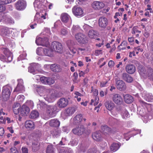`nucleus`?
Listing matches in <instances>:
<instances>
[{
	"label": "nucleus",
	"instance_id": "45",
	"mask_svg": "<svg viewBox=\"0 0 153 153\" xmlns=\"http://www.w3.org/2000/svg\"><path fill=\"white\" fill-rule=\"evenodd\" d=\"M68 31L66 27H63L61 29L59 33L62 36H65L67 34Z\"/></svg>",
	"mask_w": 153,
	"mask_h": 153
},
{
	"label": "nucleus",
	"instance_id": "37",
	"mask_svg": "<svg viewBox=\"0 0 153 153\" xmlns=\"http://www.w3.org/2000/svg\"><path fill=\"white\" fill-rule=\"evenodd\" d=\"M40 148V144L39 143L35 141L32 143V150L33 151L36 152Z\"/></svg>",
	"mask_w": 153,
	"mask_h": 153
},
{
	"label": "nucleus",
	"instance_id": "46",
	"mask_svg": "<svg viewBox=\"0 0 153 153\" xmlns=\"http://www.w3.org/2000/svg\"><path fill=\"white\" fill-rule=\"evenodd\" d=\"M43 49L41 47L38 48L36 51L37 54L39 55L43 56Z\"/></svg>",
	"mask_w": 153,
	"mask_h": 153
},
{
	"label": "nucleus",
	"instance_id": "7",
	"mask_svg": "<svg viewBox=\"0 0 153 153\" xmlns=\"http://www.w3.org/2000/svg\"><path fill=\"white\" fill-rule=\"evenodd\" d=\"M110 97L116 104L120 105L123 102V99L121 96L119 94L114 93L111 94Z\"/></svg>",
	"mask_w": 153,
	"mask_h": 153
},
{
	"label": "nucleus",
	"instance_id": "3",
	"mask_svg": "<svg viewBox=\"0 0 153 153\" xmlns=\"http://www.w3.org/2000/svg\"><path fill=\"white\" fill-rule=\"evenodd\" d=\"M73 133L75 135H81L82 134L88 135L91 132V130L88 128H85L83 125H80V126L76 127L72 130Z\"/></svg>",
	"mask_w": 153,
	"mask_h": 153
},
{
	"label": "nucleus",
	"instance_id": "62",
	"mask_svg": "<svg viewBox=\"0 0 153 153\" xmlns=\"http://www.w3.org/2000/svg\"><path fill=\"white\" fill-rule=\"evenodd\" d=\"M45 89L43 86H40L37 90L38 93H41L44 91Z\"/></svg>",
	"mask_w": 153,
	"mask_h": 153
},
{
	"label": "nucleus",
	"instance_id": "50",
	"mask_svg": "<svg viewBox=\"0 0 153 153\" xmlns=\"http://www.w3.org/2000/svg\"><path fill=\"white\" fill-rule=\"evenodd\" d=\"M126 42L123 41L122 42L120 45L118 47V48L119 50H123L126 49Z\"/></svg>",
	"mask_w": 153,
	"mask_h": 153
},
{
	"label": "nucleus",
	"instance_id": "52",
	"mask_svg": "<svg viewBox=\"0 0 153 153\" xmlns=\"http://www.w3.org/2000/svg\"><path fill=\"white\" fill-rule=\"evenodd\" d=\"M26 54L25 52H23L22 54H21L18 58L19 61L20 60H22L25 59L26 56Z\"/></svg>",
	"mask_w": 153,
	"mask_h": 153
},
{
	"label": "nucleus",
	"instance_id": "56",
	"mask_svg": "<svg viewBox=\"0 0 153 153\" xmlns=\"http://www.w3.org/2000/svg\"><path fill=\"white\" fill-rule=\"evenodd\" d=\"M97 150L95 148H93L89 149L87 153H97Z\"/></svg>",
	"mask_w": 153,
	"mask_h": 153
},
{
	"label": "nucleus",
	"instance_id": "18",
	"mask_svg": "<svg viewBox=\"0 0 153 153\" xmlns=\"http://www.w3.org/2000/svg\"><path fill=\"white\" fill-rule=\"evenodd\" d=\"M52 47L57 52L62 53V47L61 44L57 42H52Z\"/></svg>",
	"mask_w": 153,
	"mask_h": 153
},
{
	"label": "nucleus",
	"instance_id": "47",
	"mask_svg": "<svg viewBox=\"0 0 153 153\" xmlns=\"http://www.w3.org/2000/svg\"><path fill=\"white\" fill-rule=\"evenodd\" d=\"M40 2L38 0H36L33 3V5L35 8V10L37 11V8H39L40 7Z\"/></svg>",
	"mask_w": 153,
	"mask_h": 153
},
{
	"label": "nucleus",
	"instance_id": "19",
	"mask_svg": "<svg viewBox=\"0 0 153 153\" xmlns=\"http://www.w3.org/2000/svg\"><path fill=\"white\" fill-rule=\"evenodd\" d=\"M98 24L100 27L104 28L108 24V20L106 18L101 17L99 19Z\"/></svg>",
	"mask_w": 153,
	"mask_h": 153
},
{
	"label": "nucleus",
	"instance_id": "64",
	"mask_svg": "<svg viewBox=\"0 0 153 153\" xmlns=\"http://www.w3.org/2000/svg\"><path fill=\"white\" fill-rule=\"evenodd\" d=\"M77 51L78 53L82 54L85 53V48H78Z\"/></svg>",
	"mask_w": 153,
	"mask_h": 153
},
{
	"label": "nucleus",
	"instance_id": "53",
	"mask_svg": "<svg viewBox=\"0 0 153 153\" xmlns=\"http://www.w3.org/2000/svg\"><path fill=\"white\" fill-rule=\"evenodd\" d=\"M55 81L52 78L47 77V84L51 85L53 84Z\"/></svg>",
	"mask_w": 153,
	"mask_h": 153
},
{
	"label": "nucleus",
	"instance_id": "25",
	"mask_svg": "<svg viewBox=\"0 0 153 153\" xmlns=\"http://www.w3.org/2000/svg\"><path fill=\"white\" fill-rule=\"evenodd\" d=\"M120 114L123 119H126L130 117V114L128 110L124 108L121 107Z\"/></svg>",
	"mask_w": 153,
	"mask_h": 153
},
{
	"label": "nucleus",
	"instance_id": "31",
	"mask_svg": "<svg viewBox=\"0 0 153 153\" xmlns=\"http://www.w3.org/2000/svg\"><path fill=\"white\" fill-rule=\"evenodd\" d=\"M92 136L93 139L97 141H100L102 139L101 133L99 131H96L93 133Z\"/></svg>",
	"mask_w": 153,
	"mask_h": 153
},
{
	"label": "nucleus",
	"instance_id": "41",
	"mask_svg": "<svg viewBox=\"0 0 153 153\" xmlns=\"http://www.w3.org/2000/svg\"><path fill=\"white\" fill-rule=\"evenodd\" d=\"M71 40H69L67 42V45L70 51L72 53L75 54L76 53V50L75 48L74 45H70L68 44L69 42H71Z\"/></svg>",
	"mask_w": 153,
	"mask_h": 153
},
{
	"label": "nucleus",
	"instance_id": "51",
	"mask_svg": "<svg viewBox=\"0 0 153 153\" xmlns=\"http://www.w3.org/2000/svg\"><path fill=\"white\" fill-rule=\"evenodd\" d=\"M40 79L41 82L44 84H47V77L43 76L40 78Z\"/></svg>",
	"mask_w": 153,
	"mask_h": 153
},
{
	"label": "nucleus",
	"instance_id": "26",
	"mask_svg": "<svg viewBox=\"0 0 153 153\" xmlns=\"http://www.w3.org/2000/svg\"><path fill=\"white\" fill-rule=\"evenodd\" d=\"M73 124H78L80 123L83 120L82 116L81 114L76 115L73 119Z\"/></svg>",
	"mask_w": 153,
	"mask_h": 153
},
{
	"label": "nucleus",
	"instance_id": "39",
	"mask_svg": "<svg viewBox=\"0 0 153 153\" xmlns=\"http://www.w3.org/2000/svg\"><path fill=\"white\" fill-rule=\"evenodd\" d=\"M124 101L126 103H131L133 101V97L129 94H126L124 96Z\"/></svg>",
	"mask_w": 153,
	"mask_h": 153
},
{
	"label": "nucleus",
	"instance_id": "5",
	"mask_svg": "<svg viewBox=\"0 0 153 153\" xmlns=\"http://www.w3.org/2000/svg\"><path fill=\"white\" fill-rule=\"evenodd\" d=\"M89 146L88 143L85 140H82L76 148V153H84Z\"/></svg>",
	"mask_w": 153,
	"mask_h": 153
},
{
	"label": "nucleus",
	"instance_id": "22",
	"mask_svg": "<svg viewBox=\"0 0 153 153\" xmlns=\"http://www.w3.org/2000/svg\"><path fill=\"white\" fill-rule=\"evenodd\" d=\"M126 72L128 74H134L136 71L135 66L132 64H128L126 67Z\"/></svg>",
	"mask_w": 153,
	"mask_h": 153
},
{
	"label": "nucleus",
	"instance_id": "58",
	"mask_svg": "<svg viewBox=\"0 0 153 153\" xmlns=\"http://www.w3.org/2000/svg\"><path fill=\"white\" fill-rule=\"evenodd\" d=\"M78 143V140L75 139L72 140L70 142L71 145L73 146L76 145Z\"/></svg>",
	"mask_w": 153,
	"mask_h": 153
},
{
	"label": "nucleus",
	"instance_id": "60",
	"mask_svg": "<svg viewBox=\"0 0 153 153\" xmlns=\"http://www.w3.org/2000/svg\"><path fill=\"white\" fill-rule=\"evenodd\" d=\"M5 7L2 3L0 2V12H2L5 10Z\"/></svg>",
	"mask_w": 153,
	"mask_h": 153
},
{
	"label": "nucleus",
	"instance_id": "21",
	"mask_svg": "<svg viewBox=\"0 0 153 153\" xmlns=\"http://www.w3.org/2000/svg\"><path fill=\"white\" fill-rule=\"evenodd\" d=\"M68 101L67 99L62 98L60 99L57 102V105L59 108H63L68 105Z\"/></svg>",
	"mask_w": 153,
	"mask_h": 153
},
{
	"label": "nucleus",
	"instance_id": "40",
	"mask_svg": "<svg viewBox=\"0 0 153 153\" xmlns=\"http://www.w3.org/2000/svg\"><path fill=\"white\" fill-rule=\"evenodd\" d=\"M88 35L91 39H95L97 36V32L95 30H91L89 31Z\"/></svg>",
	"mask_w": 153,
	"mask_h": 153
},
{
	"label": "nucleus",
	"instance_id": "43",
	"mask_svg": "<svg viewBox=\"0 0 153 153\" xmlns=\"http://www.w3.org/2000/svg\"><path fill=\"white\" fill-rule=\"evenodd\" d=\"M55 149L52 145H49L47 148V153H55Z\"/></svg>",
	"mask_w": 153,
	"mask_h": 153
},
{
	"label": "nucleus",
	"instance_id": "9",
	"mask_svg": "<svg viewBox=\"0 0 153 153\" xmlns=\"http://www.w3.org/2000/svg\"><path fill=\"white\" fill-rule=\"evenodd\" d=\"M48 39L47 37L42 38L41 37H37L36 40V44L38 45H42L48 47L49 45Z\"/></svg>",
	"mask_w": 153,
	"mask_h": 153
},
{
	"label": "nucleus",
	"instance_id": "30",
	"mask_svg": "<svg viewBox=\"0 0 153 153\" xmlns=\"http://www.w3.org/2000/svg\"><path fill=\"white\" fill-rule=\"evenodd\" d=\"M29 111V107L25 105L24 104L22 107L20 113L22 115H25L28 113Z\"/></svg>",
	"mask_w": 153,
	"mask_h": 153
},
{
	"label": "nucleus",
	"instance_id": "4",
	"mask_svg": "<svg viewBox=\"0 0 153 153\" xmlns=\"http://www.w3.org/2000/svg\"><path fill=\"white\" fill-rule=\"evenodd\" d=\"M47 94L44 96V99L49 102H53L55 100L56 96L54 90L51 89H48L46 91Z\"/></svg>",
	"mask_w": 153,
	"mask_h": 153
},
{
	"label": "nucleus",
	"instance_id": "11",
	"mask_svg": "<svg viewBox=\"0 0 153 153\" xmlns=\"http://www.w3.org/2000/svg\"><path fill=\"white\" fill-rule=\"evenodd\" d=\"M26 2L24 0H19L15 4V7L18 10H22L26 6Z\"/></svg>",
	"mask_w": 153,
	"mask_h": 153
},
{
	"label": "nucleus",
	"instance_id": "14",
	"mask_svg": "<svg viewBox=\"0 0 153 153\" xmlns=\"http://www.w3.org/2000/svg\"><path fill=\"white\" fill-rule=\"evenodd\" d=\"M92 8L96 10H100L105 6V4L102 2L99 1H94L91 4Z\"/></svg>",
	"mask_w": 153,
	"mask_h": 153
},
{
	"label": "nucleus",
	"instance_id": "16",
	"mask_svg": "<svg viewBox=\"0 0 153 153\" xmlns=\"http://www.w3.org/2000/svg\"><path fill=\"white\" fill-rule=\"evenodd\" d=\"M10 93L9 87L7 86H4L3 87L2 95V97L4 100H7L9 98Z\"/></svg>",
	"mask_w": 153,
	"mask_h": 153
},
{
	"label": "nucleus",
	"instance_id": "23",
	"mask_svg": "<svg viewBox=\"0 0 153 153\" xmlns=\"http://www.w3.org/2000/svg\"><path fill=\"white\" fill-rule=\"evenodd\" d=\"M122 79L128 83H131L133 80V78L126 73H123L122 74Z\"/></svg>",
	"mask_w": 153,
	"mask_h": 153
},
{
	"label": "nucleus",
	"instance_id": "27",
	"mask_svg": "<svg viewBox=\"0 0 153 153\" xmlns=\"http://www.w3.org/2000/svg\"><path fill=\"white\" fill-rule=\"evenodd\" d=\"M105 105L106 108L109 111L112 110L115 107L114 103L111 101H107Z\"/></svg>",
	"mask_w": 153,
	"mask_h": 153
},
{
	"label": "nucleus",
	"instance_id": "63",
	"mask_svg": "<svg viewBox=\"0 0 153 153\" xmlns=\"http://www.w3.org/2000/svg\"><path fill=\"white\" fill-rule=\"evenodd\" d=\"M91 27L87 24H85L83 26V28L86 31L90 30Z\"/></svg>",
	"mask_w": 153,
	"mask_h": 153
},
{
	"label": "nucleus",
	"instance_id": "6",
	"mask_svg": "<svg viewBox=\"0 0 153 153\" xmlns=\"http://www.w3.org/2000/svg\"><path fill=\"white\" fill-rule=\"evenodd\" d=\"M75 37L77 41L79 43L85 44L88 42V39L86 36L81 33L76 34Z\"/></svg>",
	"mask_w": 153,
	"mask_h": 153
},
{
	"label": "nucleus",
	"instance_id": "57",
	"mask_svg": "<svg viewBox=\"0 0 153 153\" xmlns=\"http://www.w3.org/2000/svg\"><path fill=\"white\" fill-rule=\"evenodd\" d=\"M141 32V31H139L137 29V27H134L132 29L131 33L132 34H135L136 33H140Z\"/></svg>",
	"mask_w": 153,
	"mask_h": 153
},
{
	"label": "nucleus",
	"instance_id": "12",
	"mask_svg": "<svg viewBox=\"0 0 153 153\" xmlns=\"http://www.w3.org/2000/svg\"><path fill=\"white\" fill-rule=\"evenodd\" d=\"M72 10L73 14L77 17H81L84 15L83 10L80 7L74 6Z\"/></svg>",
	"mask_w": 153,
	"mask_h": 153
},
{
	"label": "nucleus",
	"instance_id": "10",
	"mask_svg": "<svg viewBox=\"0 0 153 153\" xmlns=\"http://www.w3.org/2000/svg\"><path fill=\"white\" fill-rule=\"evenodd\" d=\"M4 52L6 56V57H4L3 56L0 57L1 60L3 62H4L6 61V59H7L8 62H11L13 59L12 53L6 48L4 49Z\"/></svg>",
	"mask_w": 153,
	"mask_h": 153
},
{
	"label": "nucleus",
	"instance_id": "54",
	"mask_svg": "<svg viewBox=\"0 0 153 153\" xmlns=\"http://www.w3.org/2000/svg\"><path fill=\"white\" fill-rule=\"evenodd\" d=\"M25 97L22 95H19L17 98L18 101L22 102L25 99Z\"/></svg>",
	"mask_w": 153,
	"mask_h": 153
},
{
	"label": "nucleus",
	"instance_id": "48",
	"mask_svg": "<svg viewBox=\"0 0 153 153\" xmlns=\"http://www.w3.org/2000/svg\"><path fill=\"white\" fill-rule=\"evenodd\" d=\"M80 29V27L78 25H73L71 29V31L72 33H74L76 32L79 31Z\"/></svg>",
	"mask_w": 153,
	"mask_h": 153
},
{
	"label": "nucleus",
	"instance_id": "38",
	"mask_svg": "<svg viewBox=\"0 0 153 153\" xmlns=\"http://www.w3.org/2000/svg\"><path fill=\"white\" fill-rule=\"evenodd\" d=\"M120 144L118 143H113L110 146V150L111 151L113 152H115L120 147Z\"/></svg>",
	"mask_w": 153,
	"mask_h": 153
},
{
	"label": "nucleus",
	"instance_id": "17",
	"mask_svg": "<svg viewBox=\"0 0 153 153\" xmlns=\"http://www.w3.org/2000/svg\"><path fill=\"white\" fill-rule=\"evenodd\" d=\"M142 96L147 101L152 102L153 101V96L152 94L148 93L146 91H144L142 93Z\"/></svg>",
	"mask_w": 153,
	"mask_h": 153
},
{
	"label": "nucleus",
	"instance_id": "20",
	"mask_svg": "<svg viewBox=\"0 0 153 153\" xmlns=\"http://www.w3.org/2000/svg\"><path fill=\"white\" fill-rule=\"evenodd\" d=\"M18 84L16 88L14 91H21L23 92L25 89V88L23 85V81L21 79L18 80Z\"/></svg>",
	"mask_w": 153,
	"mask_h": 153
},
{
	"label": "nucleus",
	"instance_id": "28",
	"mask_svg": "<svg viewBox=\"0 0 153 153\" xmlns=\"http://www.w3.org/2000/svg\"><path fill=\"white\" fill-rule=\"evenodd\" d=\"M25 126L26 128L28 130L34 129L35 125L34 123L30 120H27L25 122Z\"/></svg>",
	"mask_w": 153,
	"mask_h": 153
},
{
	"label": "nucleus",
	"instance_id": "1",
	"mask_svg": "<svg viewBox=\"0 0 153 153\" xmlns=\"http://www.w3.org/2000/svg\"><path fill=\"white\" fill-rule=\"evenodd\" d=\"M139 102L143 106H144L146 108L147 112L145 111V109L144 108L139 110L138 108L137 111L139 114L143 117L142 118L143 122L146 123L149 120L153 119V111L152 110V105L150 104L145 102L143 100H140Z\"/></svg>",
	"mask_w": 153,
	"mask_h": 153
},
{
	"label": "nucleus",
	"instance_id": "34",
	"mask_svg": "<svg viewBox=\"0 0 153 153\" xmlns=\"http://www.w3.org/2000/svg\"><path fill=\"white\" fill-rule=\"evenodd\" d=\"M76 108L75 107H71L67 109L65 111V114L68 116L72 115L75 111Z\"/></svg>",
	"mask_w": 153,
	"mask_h": 153
},
{
	"label": "nucleus",
	"instance_id": "29",
	"mask_svg": "<svg viewBox=\"0 0 153 153\" xmlns=\"http://www.w3.org/2000/svg\"><path fill=\"white\" fill-rule=\"evenodd\" d=\"M38 65L37 64L34 63L31 64L28 67V71L33 74H36Z\"/></svg>",
	"mask_w": 153,
	"mask_h": 153
},
{
	"label": "nucleus",
	"instance_id": "8",
	"mask_svg": "<svg viewBox=\"0 0 153 153\" xmlns=\"http://www.w3.org/2000/svg\"><path fill=\"white\" fill-rule=\"evenodd\" d=\"M61 20L65 23H66L65 25L70 27L71 25L72 21L70 16L67 13H64L61 14Z\"/></svg>",
	"mask_w": 153,
	"mask_h": 153
},
{
	"label": "nucleus",
	"instance_id": "49",
	"mask_svg": "<svg viewBox=\"0 0 153 153\" xmlns=\"http://www.w3.org/2000/svg\"><path fill=\"white\" fill-rule=\"evenodd\" d=\"M148 73V77L153 81V69H149Z\"/></svg>",
	"mask_w": 153,
	"mask_h": 153
},
{
	"label": "nucleus",
	"instance_id": "15",
	"mask_svg": "<svg viewBox=\"0 0 153 153\" xmlns=\"http://www.w3.org/2000/svg\"><path fill=\"white\" fill-rule=\"evenodd\" d=\"M116 84L117 89L120 91H124L126 88V83L121 80H117L116 82Z\"/></svg>",
	"mask_w": 153,
	"mask_h": 153
},
{
	"label": "nucleus",
	"instance_id": "36",
	"mask_svg": "<svg viewBox=\"0 0 153 153\" xmlns=\"http://www.w3.org/2000/svg\"><path fill=\"white\" fill-rule=\"evenodd\" d=\"M20 105L19 103H15L13 106V110L14 113L16 114H18L20 109Z\"/></svg>",
	"mask_w": 153,
	"mask_h": 153
},
{
	"label": "nucleus",
	"instance_id": "24",
	"mask_svg": "<svg viewBox=\"0 0 153 153\" xmlns=\"http://www.w3.org/2000/svg\"><path fill=\"white\" fill-rule=\"evenodd\" d=\"M10 33V30L7 27L0 26V34L3 36H7Z\"/></svg>",
	"mask_w": 153,
	"mask_h": 153
},
{
	"label": "nucleus",
	"instance_id": "35",
	"mask_svg": "<svg viewBox=\"0 0 153 153\" xmlns=\"http://www.w3.org/2000/svg\"><path fill=\"white\" fill-rule=\"evenodd\" d=\"M51 69L54 72H59L61 71V69L59 65L56 64H52L50 66Z\"/></svg>",
	"mask_w": 153,
	"mask_h": 153
},
{
	"label": "nucleus",
	"instance_id": "13",
	"mask_svg": "<svg viewBox=\"0 0 153 153\" xmlns=\"http://www.w3.org/2000/svg\"><path fill=\"white\" fill-rule=\"evenodd\" d=\"M101 129L102 133L106 136H108L113 133L112 129L106 125L101 126Z\"/></svg>",
	"mask_w": 153,
	"mask_h": 153
},
{
	"label": "nucleus",
	"instance_id": "42",
	"mask_svg": "<svg viewBox=\"0 0 153 153\" xmlns=\"http://www.w3.org/2000/svg\"><path fill=\"white\" fill-rule=\"evenodd\" d=\"M39 116V114L37 111L33 110L31 112L30 117L31 118L35 119L38 117Z\"/></svg>",
	"mask_w": 153,
	"mask_h": 153
},
{
	"label": "nucleus",
	"instance_id": "44",
	"mask_svg": "<svg viewBox=\"0 0 153 153\" xmlns=\"http://www.w3.org/2000/svg\"><path fill=\"white\" fill-rule=\"evenodd\" d=\"M121 108V107L119 106L116 108L115 110L112 111L111 112L112 115L114 116L117 117L118 114L119 112H120Z\"/></svg>",
	"mask_w": 153,
	"mask_h": 153
},
{
	"label": "nucleus",
	"instance_id": "33",
	"mask_svg": "<svg viewBox=\"0 0 153 153\" xmlns=\"http://www.w3.org/2000/svg\"><path fill=\"white\" fill-rule=\"evenodd\" d=\"M53 50L48 48H45L43 49V54L45 56H53Z\"/></svg>",
	"mask_w": 153,
	"mask_h": 153
},
{
	"label": "nucleus",
	"instance_id": "2",
	"mask_svg": "<svg viewBox=\"0 0 153 153\" xmlns=\"http://www.w3.org/2000/svg\"><path fill=\"white\" fill-rule=\"evenodd\" d=\"M40 105L42 108H46L47 109V113L48 115L44 117V119L47 120L50 117H52L55 116V111L56 109V107L55 106H47L44 102H41Z\"/></svg>",
	"mask_w": 153,
	"mask_h": 153
},
{
	"label": "nucleus",
	"instance_id": "61",
	"mask_svg": "<svg viewBox=\"0 0 153 153\" xmlns=\"http://www.w3.org/2000/svg\"><path fill=\"white\" fill-rule=\"evenodd\" d=\"M102 54V51L101 50H97L95 51V55L96 56H98Z\"/></svg>",
	"mask_w": 153,
	"mask_h": 153
},
{
	"label": "nucleus",
	"instance_id": "59",
	"mask_svg": "<svg viewBox=\"0 0 153 153\" xmlns=\"http://www.w3.org/2000/svg\"><path fill=\"white\" fill-rule=\"evenodd\" d=\"M11 0H0V2L2 3L4 5L10 3Z\"/></svg>",
	"mask_w": 153,
	"mask_h": 153
},
{
	"label": "nucleus",
	"instance_id": "32",
	"mask_svg": "<svg viewBox=\"0 0 153 153\" xmlns=\"http://www.w3.org/2000/svg\"><path fill=\"white\" fill-rule=\"evenodd\" d=\"M51 126L54 127H58L60 124V122L57 119H52L49 121Z\"/></svg>",
	"mask_w": 153,
	"mask_h": 153
},
{
	"label": "nucleus",
	"instance_id": "55",
	"mask_svg": "<svg viewBox=\"0 0 153 153\" xmlns=\"http://www.w3.org/2000/svg\"><path fill=\"white\" fill-rule=\"evenodd\" d=\"M61 133V131L60 130H57L55 131H54L53 134V135L56 137H59Z\"/></svg>",
	"mask_w": 153,
	"mask_h": 153
}]
</instances>
